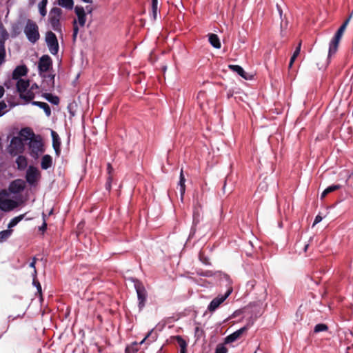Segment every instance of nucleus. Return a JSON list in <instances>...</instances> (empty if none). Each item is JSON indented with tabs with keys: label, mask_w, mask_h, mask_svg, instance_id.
I'll use <instances>...</instances> for the list:
<instances>
[{
	"label": "nucleus",
	"mask_w": 353,
	"mask_h": 353,
	"mask_svg": "<svg viewBox=\"0 0 353 353\" xmlns=\"http://www.w3.org/2000/svg\"><path fill=\"white\" fill-rule=\"evenodd\" d=\"M34 134L30 128H22L19 136L14 137L10 141L8 151L11 155H17L24 151L25 143L29 139V137H34Z\"/></svg>",
	"instance_id": "nucleus-1"
},
{
	"label": "nucleus",
	"mask_w": 353,
	"mask_h": 353,
	"mask_svg": "<svg viewBox=\"0 0 353 353\" xmlns=\"http://www.w3.org/2000/svg\"><path fill=\"white\" fill-rule=\"evenodd\" d=\"M29 142L28 143L29 154L34 159H37L43 152V145L39 135L29 137Z\"/></svg>",
	"instance_id": "nucleus-2"
},
{
	"label": "nucleus",
	"mask_w": 353,
	"mask_h": 353,
	"mask_svg": "<svg viewBox=\"0 0 353 353\" xmlns=\"http://www.w3.org/2000/svg\"><path fill=\"white\" fill-rule=\"evenodd\" d=\"M130 280L134 283V287L137 295L138 307L139 311H141L145 306L148 299V292L142 283L138 279L135 278H130Z\"/></svg>",
	"instance_id": "nucleus-3"
},
{
	"label": "nucleus",
	"mask_w": 353,
	"mask_h": 353,
	"mask_svg": "<svg viewBox=\"0 0 353 353\" xmlns=\"http://www.w3.org/2000/svg\"><path fill=\"white\" fill-rule=\"evenodd\" d=\"M347 24L348 23H342L341 27L337 30V31L334 34L332 40L330 41L327 54L328 57H331L332 54L336 52L339 41L347 28Z\"/></svg>",
	"instance_id": "nucleus-4"
},
{
	"label": "nucleus",
	"mask_w": 353,
	"mask_h": 353,
	"mask_svg": "<svg viewBox=\"0 0 353 353\" xmlns=\"http://www.w3.org/2000/svg\"><path fill=\"white\" fill-rule=\"evenodd\" d=\"M23 32L28 40L32 43L39 39L40 36L37 23H26Z\"/></svg>",
	"instance_id": "nucleus-5"
},
{
	"label": "nucleus",
	"mask_w": 353,
	"mask_h": 353,
	"mask_svg": "<svg viewBox=\"0 0 353 353\" xmlns=\"http://www.w3.org/2000/svg\"><path fill=\"white\" fill-rule=\"evenodd\" d=\"M45 41L50 52L52 55H56L59 52V43L56 34L52 31H48Z\"/></svg>",
	"instance_id": "nucleus-6"
},
{
	"label": "nucleus",
	"mask_w": 353,
	"mask_h": 353,
	"mask_svg": "<svg viewBox=\"0 0 353 353\" xmlns=\"http://www.w3.org/2000/svg\"><path fill=\"white\" fill-rule=\"evenodd\" d=\"M232 292V288L229 287L224 294H220L210 301L208 306V310L210 312H214L219 307V305L226 300V299L231 294Z\"/></svg>",
	"instance_id": "nucleus-7"
},
{
	"label": "nucleus",
	"mask_w": 353,
	"mask_h": 353,
	"mask_svg": "<svg viewBox=\"0 0 353 353\" xmlns=\"http://www.w3.org/2000/svg\"><path fill=\"white\" fill-rule=\"evenodd\" d=\"M202 202L199 199V196H196L193 199V214H192V219L194 225H198L201 219V212H202Z\"/></svg>",
	"instance_id": "nucleus-8"
},
{
	"label": "nucleus",
	"mask_w": 353,
	"mask_h": 353,
	"mask_svg": "<svg viewBox=\"0 0 353 353\" xmlns=\"http://www.w3.org/2000/svg\"><path fill=\"white\" fill-rule=\"evenodd\" d=\"M52 65V59L49 55H43L38 62V70L39 75L48 71Z\"/></svg>",
	"instance_id": "nucleus-9"
},
{
	"label": "nucleus",
	"mask_w": 353,
	"mask_h": 353,
	"mask_svg": "<svg viewBox=\"0 0 353 353\" xmlns=\"http://www.w3.org/2000/svg\"><path fill=\"white\" fill-rule=\"evenodd\" d=\"M38 176L39 171L37 168L34 166H29L26 174V182L31 186H35Z\"/></svg>",
	"instance_id": "nucleus-10"
},
{
	"label": "nucleus",
	"mask_w": 353,
	"mask_h": 353,
	"mask_svg": "<svg viewBox=\"0 0 353 353\" xmlns=\"http://www.w3.org/2000/svg\"><path fill=\"white\" fill-rule=\"evenodd\" d=\"M253 324V321L250 323H248L247 325L236 330L235 332H232V334H229L228 336H227L225 339H224V342L225 344H229V343H233L234 341H236L240 336L245 331L248 329V327L252 325Z\"/></svg>",
	"instance_id": "nucleus-11"
},
{
	"label": "nucleus",
	"mask_w": 353,
	"mask_h": 353,
	"mask_svg": "<svg viewBox=\"0 0 353 353\" xmlns=\"http://www.w3.org/2000/svg\"><path fill=\"white\" fill-rule=\"evenodd\" d=\"M27 73L28 68L25 65H18L12 72V79L14 80L21 79V77L26 76Z\"/></svg>",
	"instance_id": "nucleus-12"
},
{
	"label": "nucleus",
	"mask_w": 353,
	"mask_h": 353,
	"mask_svg": "<svg viewBox=\"0 0 353 353\" xmlns=\"http://www.w3.org/2000/svg\"><path fill=\"white\" fill-rule=\"evenodd\" d=\"M51 136H52V147H53V149L54 150V152H55V154L57 156H59L60 154V152H61V141H60V138L58 135V134L52 130L51 132Z\"/></svg>",
	"instance_id": "nucleus-13"
},
{
	"label": "nucleus",
	"mask_w": 353,
	"mask_h": 353,
	"mask_svg": "<svg viewBox=\"0 0 353 353\" xmlns=\"http://www.w3.org/2000/svg\"><path fill=\"white\" fill-rule=\"evenodd\" d=\"M24 189V184L23 181L21 180H15L13 181L9 187V190L11 192L14 194H17L23 190Z\"/></svg>",
	"instance_id": "nucleus-14"
},
{
	"label": "nucleus",
	"mask_w": 353,
	"mask_h": 353,
	"mask_svg": "<svg viewBox=\"0 0 353 353\" xmlns=\"http://www.w3.org/2000/svg\"><path fill=\"white\" fill-rule=\"evenodd\" d=\"M228 68L233 72L237 73L240 77H241L244 79L248 80L250 79L248 73L245 72L244 69L241 66L239 65H229Z\"/></svg>",
	"instance_id": "nucleus-15"
},
{
	"label": "nucleus",
	"mask_w": 353,
	"mask_h": 353,
	"mask_svg": "<svg viewBox=\"0 0 353 353\" xmlns=\"http://www.w3.org/2000/svg\"><path fill=\"white\" fill-rule=\"evenodd\" d=\"M17 90L19 93H24L30 85L29 80L19 79H17Z\"/></svg>",
	"instance_id": "nucleus-16"
},
{
	"label": "nucleus",
	"mask_w": 353,
	"mask_h": 353,
	"mask_svg": "<svg viewBox=\"0 0 353 353\" xmlns=\"http://www.w3.org/2000/svg\"><path fill=\"white\" fill-rule=\"evenodd\" d=\"M61 14V10L59 8H53L51 9L49 14L48 22H59V17Z\"/></svg>",
	"instance_id": "nucleus-17"
},
{
	"label": "nucleus",
	"mask_w": 353,
	"mask_h": 353,
	"mask_svg": "<svg viewBox=\"0 0 353 353\" xmlns=\"http://www.w3.org/2000/svg\"><path fill=\"white\" fill-rule=\"evenodd\" d=\"M214 277L220 282L224 283L226 286L230 285L232 283L229 276L221 272H214Z\"/></svg>",
	"instance_id": "nucleus-18"
},
{
	"label": "nucleus",
	"mask_w": 353,
	"mask_h": 353,
	"mask_svg": "<svg viewBox=\"0 0 353 353\" xmlns=\"http://www.w3.org/2000/svg\"><path fill=\"white\" fill-rule=\"evenodd\" d=\"M40 76L46 79V82L48 84V88H46L44 86L43 89L47 90L53 89L54 88L55 74H46L43 73L42 75H40Z\"/></svg>",
	"instance_id": "nucleus-19"
},
{
	"label": "nucleus",
	"mask_w": 353,
	"mask_h": 353,
	"mask_svg": "<svg viewBox=\"0 0 353 353\" xmlns=\"http://www.w3.org/2000/svg\"><path fill=\"white\" fill-rule=\"evenodd\" d=\"M52 165V158L49 154H45L43 156L41 162V167L43 170H48L50 168Z\"/></svg>",
	"instance_id": "nucleus-20"
},
{
	"label": "nucleus",
	"mask_w": 353,
	"mask_h": 353,
	"mask_svg": "<svg viewBox=\"0 0 353 353\" xmlns=\"http://www.w3.org/2000/svg\"><path fill=\"white\" fill-rule=\"evenodd\" d=\"M208 41L216 49L221 48V42L218 36L215 34L210 33L208 34Z\"/></svg>",
	"instance_id": "nucleus-21"
},
{
	"label": "nucleus",
	"mask_w": 353,
	"mask_h": 353,
	"mask_svg": "<svg viewBox=\"0 0 353 353\" xmlns=\"http://www.w3.org/2000/svg\"><path fill=\"white\" fill-rule=\"evenodd\" d=\"M32 104L43 109L47 117H50L51 115V110L47 103L34 101L32 102Z\"/></svg>",
	"instance_id": "nucleus-22"
},
{
	"label": "nucleus",
	"mask_w": 353,
	"mask_h": 353,
	"mask_svg": "<svg viewBox=\"0 0 353 353\" xmlns=\"http://www.w3.org/2000/svg\"><path fill=\"white\" fill-rule=\"evenodd\" d=\"M185 176L183 175V171L181 169V172H180L179 181V183H178V185L180 187L179 191H180L181 199V200H183V195H184L185 192Z\"/></svg>",
	"instance_id": "nucleus-23"
},
{
	"label": "nucleus",
	"mask_w": 353,
	"mask_h": 353,
	"mask_svg": "<svg viewBox=\"0 0 353 353\" xmlns=\"http://www.w3.org/2000/svg\"><path fill=\"white\" fill-rule=\"evenodd\" d=\"M42 97L49 103L57 105L59 103V98L51 93H43Z\"/></svg>",
	"instance_id": "nucleus-24"
},
{
	"label": "nucleus",
	"mask_w": 353,
	"mask_h": 353,
	"mask_svg": "<svg viewBox=\"0 0 353 353\" xmlns=\"http://www.w3.org/2000/svg\"><path fill=\"white\" fill-rule=\"evenodd\" d=\"M16 163L19 170H23L26 168L28 163L26 158L23 155H19L16 159Z\"/></svg>",
	"instance_id": "nucleus-25"
},
{
	"label": "nucleus",
	"mask_w": 353,
	"mask_h": 353,
	"mask_svg": "<svg viewBox=\"0 0 353 353\" xmlns=\"http://www.w3.org/2000/svg\"><path fill=\"white\" fill-rule=\"evenodd\" d=\"M25 217V214H20L12 219L8 224V228L10 229L16 226Z\"/></svg>",
	"instance_id": "nucleus-26"
},
{
	"label": "nucleus",
	"mask_w": 353,
	"mask_h": 353,
	"mask_svg": "<svg viewBox=\"0 0 353 353\" xmlns=\"http://www.w3.org/2000/svg\"><path fill=\"white\" fill-rule=\"evenodd\" d=\"M174 339L181 348L180 352H186L187 342L179 335L174 336Z\"/></svg>",
	"instance_id": "nucleus-27"
},
{
	"label": "nucleus",
	"mask_w": 353,
	"mask_h": 353,
	"mask_svg": "<svg viewBox=\"0 0 353 353\" xmlns=\"http://www.w3.org/2000/svg\"><path fill=\"white\" fill-rule=\"evenodd\" d=\"M59 5L62 8L72 10L74 6L73 0H59Z\"/></svg>",
	"instance_id": "nucleus-28"
},
{
	"label": "nucleus",
	"mask_w": 353,
	"mask_h": 353,
	"mask_svg": "<svg viewBox=\"0 0 353 353\" xmlns=\"http://www.w3.org/2000/svg\"><path fill=\"white\" fill-rule=\"evenodd\" d=\"M12 230L7 229L0 232V243L6 241L12 234Z\"/></svg>",
	"instance_id": "nucleus-29"
},
{
	"label": "nucleus",
	"mask_w": 353,
	"mask_h": 353,
	"mask_svg": "<svg viewBox=\"0 0 353 353\" xmlns=\"http://www.w3.org/2000/svg\"><path fill=\"white\" fill-rule=\"evenodd\" d=\"M6 58V48L5 41L0 40V65L5 61Z\"/></svg>",
	"instance_id": "nucleus-30"
},
{
	"label": "nucleus",
	"mask_w": 353,
	"mask_h": 353,
	"mask_svg": "<svg viewBox=\"0 0 353 353\" xmlns=\"http://www.w3.org/2000/svg\"><path fill=\"white\" fill-rule=\"evenodd\" d=\"M138 350V343L134 341L125 347V353H136Z\"/></svg>",
	"instance_id": "nucleus-31"
},
{
	"label": "nucleus",
	"mask_w": 353,
	"mask_h": 353,
	"mask_svg": "<svg viewBox=\"0 0 353 353\" xmlns=\"http://www.w3.org/2000/svg\"><path fill=\"white\" fill-rule=\"evenodd\" d=\"M85 24L86 23H73L74 28L72 37L74 41L76 40L79 31L83 28Z\"/></svg>",
	"instance_id": "nucleus-32"
},
{
	"label": "nucleus",
	"mask_w": 353,
	"mask_h": 353,
	"mask_svg": "<svg viewBox=\"0 0 353 353\" xmlns=\"http://www.w3.org/2000/svg\"><path fill=\"white\" fill-rule=\"evenodd\" d=\"M48 3V0H41V1L39 3V13L41 16H46V5Z\"/></svg>",
	"instance_id": "nucleus-33"
},
{
	"label": "nucleus",
	"mask_w": 353,
	"mask_h": 353,
	"mask_svg": "<svg viewBox=\"0 0 353 353\" xmlns=\"http://www.w3.org/2000/svg\"><path fill=\"white\" fill-rule=\"evenodd\" d=\"M158 12V2H152L151 19L156 21Z\"/></svg>",
	"instance_id": "nucleus-34"
},
{
	"label": "nucleus",
	"mask_w": 353,
	"mask_h": 353,
	"mask_svg": "<svg viewBox=\"0 0 353 353\" xmlns=\"http://www.w3.org/2000/svg\"><path fill=\"white\" fill-rule=\"evenodd\" d=\"M327 329H328V327L327 325H325L324 323H319L314 326V332L315 333H318L320 332L327 331Z\"/></svg>",
	"instance_id": "nucleus-35"
},
{
	"label": "nucleus",
	"mask_w": 353,
	"mask_h": 353,
	"mask_svg": "<svg viewBox=\"0 0 353 353\" xmlns=\"http://www.w3.org/2000/svg\"><path fill=\"white\" fill-rule=\"evenodd\" d=\"M19 96L21 99L26 101H30L34 98V94L31 92L28 91L26 94L19 93Z\"/></svg>",
	"instance_id": "nucleus-36"
},
{
	"label": "nucleus",
	"mask_w": 353,
	"mask_h": 353,
	"mask_svg": "<svg viewBox=\"0 0 353 353\" xmlns=\"http://www.w3.org/2000/svg\"><path fill=\"white\" fill-rule=\"evenodd\" d=\"M341 188V185H339V184H334V185H332L328 186L325 190H326L327 194H329V193L332 192H334V191H335L336 190L340 189Z\"/></svg>",
	"instance_id": "nucleus-37"
},
{
	"label": "nucleus",
	"mask_w": 353,
	"mask_h": 353,
	"mask_svg": "<svg viewBox=\"0 0 353 353\" xmlns=\"http://www.w3.org/2000/svg\"><path fill=\"white\" fill-rule=\"evenodd\" d=\"M228 350L223 344H218L215 349V353H227Z\"/></svg>",
	"instance_id": "nucleus-38"
},
{
	"label": "nucleus",
	"mask_w": 353,
	"mask_h": 353,
	"mask_svg": "<svg viewBox=\"0 0 353 353\" xmlns=\"http://www.w3.org/2000/svg\"><path fill=\"white\" fill-rule=\"evenodd\" d=\"M32 284L36 287L37 292L41 294V285L40 283L36 279V275L33 276Z\"/></svg>",
	"instance_id": "nucleus-39"
},
{
	"label": "nucleus",
	"mask_w": 353,
	"mask_h": 353,
	"mask_svg": "<svg viewBox=\"0 0 353 353\" xmlns=\"http://www.w3.org/2000/svg\"><path fill=\"white\" fill-rule=\"evenodd\" d=\"M75 13L79 17V16H81V17L85 14L84 8L82 6H76L75 8Z\"/></svg>",
	"instance_id": "nucleus-40"
},
{
	"label": "nucleus",
	"mask_w": 353,
	"mask_h": 353,
	"mask_svg": "<svg viewBox=\"0 0 353 353\" xmlns=\"http://www.w3.org/2000/svg\"><path fill=\"white\" fill-rule=\"evenodd\" d=\"M199 260L204 265H210V262L209 259L207 256L203 255L201 253L199 254Z\"/></svg>",
	"instance_id": "nucleus-41"
},
{
	"label": "nucleus",
	"mask_w": 353,
	"mask_h": 353,
	"mask_svg": "<svg viewBox=\"0 0 353 353\" xmlns=\"http://www.w3.org/2000/svg\"><path fill=\"white\" fill-rule=\"evenodd\" d=\"M153 329H152L145 336L146 339H148V343H152L157 339L156 336H152Z\"/></svg>",
	"instance_id": "nucleus-42"
},
{
	"label": "nucleus",
	"mask_w": 353,
	"mask_h": 353,
	"mask_svg": "<svg viewBox=\"0 0 353 353\" xmlns=\"http://www.w3.org/2000/svg\"><path fill=\"white\" fill-rule=\"evenodd\" d=\"M42 217H43V221L42 225L39 228V230L42 232H44L47 229V223L46 221V214L44 213L42 214Z\"/></svg>",
	"instance_id": "nucleus-43"
},
{
	"label": "nucleus",
	"mask_w": 353,
	"mask_h": 353,
	"mask_svg": "<svg viewBox=\"0 0 353 353\" xmlns=\"http://www.w3.org/2000/svg\"><path fill=\"white\" fill-rule=\"evenodd\" d=\"M6 103L3 101H0V117H2L6 113V112H4L3 110L6 109Z\"/></svg>",
	"instance_id": "nucleus-44"
},
{
	"label": "nucleus",
	"mask_w": 353,
	"mask_h": 353,
	"mask_svg": "<svg viewBox=\"0 0 353 353\" xmlns=\"http://www.w3.org/2000/svg\"><path fill=\"white\" fill-rule=\"evenodd\" d=\"M199 275H201L202 276H205V277H211L212 276H214V273H213L210 270H206V271L199 273Z\"/></svg>",
	"instance_id": "nucleus-45"
},
{
	"label": "nucleus",
	"mask_w": 353,
	"mask_h": 353,
	"mask_svg": "<svg viewBox=\"0 0 353 353\" xmlns=\"http://www.w3.org/2000/svg\"><path fill=\"white\" fill-rule=\"evenodd\" d=\"M196 225H194V222L192 221V225L191 229H190V234H189V238L192 237L194 235V234L196 233Z\"/></svg>",
	"instance_id": "nucleus-46"
},
{
	"label": "nucleus",
	"mask_w": 353,
	"mask_h": 353,
	"mask_svg": "<svg viewBox=\"0 0 353 353\" xmlns=\"http://www.w3.org/2000/svg\"><path fill=\"white\" fill-rule=\"evenodd\" d=\"M261 307L260 303L256 304V318L261 315Z\"/></svg>",
	"instance_id": "nucleus-47"
},
{
	"label": "nucleus",
	"mask_w": 353,
	"mask_h": 353,
	"mask_svg": "<svg viewBox=\"0 0 353 353\" xmlns=\"http://www.w3.org/2000/svg\"><path fill=\"white\" fill-rule=\"evenodd\" d=\"M322 220H323V217L321 215H319V214L316 215L314 219V223H313V226H314L315 225L320 223Z\"/></svg>",
	"instance_id": "nucleus-48"
},
{
	"label": "nucleus",
	"mask_w": 353,
	"mask_h": 353,
	"mask_svg": "<svg viewBox=\"0 0 353 353\" xmlns=\"http://www.w3.org/2000/svg\"><path fill=\"white\" fill-rule=\"evenodd\" d=\"M276 10L280 16V19H281V21H283L284 20V19L282 18V12L283 11H282L281 6L279 4H276Z\"/></svg>",
	"instance_id": "nucleus-49"
},
{
	"label": "nucleus",
	"mask_w": 353,
	"mask_h": 353,
	"mask_svg": "<svg viewBox=\"0 0 353 353\" xmlns=\"http://www.w3.org/2000/svg\"><path fill=\"white\" fill-rule=\"evenodd\" d=\"M30 267L34 269L33 276L36 275L37 271L35 268V259H34L33 261L30 263Z\"/></svg>",
	"instance_id": "nucleus-50"
},
{
	"label": "nucleus",
	"mask_w": 353,
	"mask_h": 353,
	"mask_svg": "<svg viewBox=\"0 0 353 353\" xmlns=\"http://www.w3.org/2000/svg\"><path fill=\"white\" fill-rule=\"evenodd\" d=\"M105 188L108 190H110L111 188V178L108 177V181L105 183Z\"/></svg>",
	"instance_id": "nucleus-51"
},
{
	"label": "nucleus",
	"mask_w": 353,
	"mask_h": 353,
	"mask_svg": "<svg viewBox=\"0 0 353 353\" xmlns=\"http://www.w3.org/2000/svg\"><path fill=\"white\" fill-rule=\"evenodd\" d=\"M2 39L1 40H3L5 41L6 39H7L8 38V32L4 30L3 32H2Z\"/></svg>",
	"instance_id": "nucleus-52"
},
{
	"label": "nucleus",
	"mask_w": 353,
	"mask_h": 353,
	"mask_svg": "<svg viewBox=\"0 0 353 353\" xmlns=\"http://www.w3.org/2000/svg\"><path fill=\"white\" fill-rule=\"evenodd\" d=\"M300 50H299V48H296L292 56H294V57H298L299 53H300Z\"/></svg>",
	"instance_id": "nucleus-53"
},
{
	"label": "nucleus",
	"mask_w": 353,
	"mask_h": 353,
	"mask_svg": "<svg viewBox=\"0 0 353 353\" xmlns=\"http://www.w3.org/2000/svg\"><path fill=\"white\" fill-rule=\"evenodd\" d=\"M79 22H85V14H84L82 17L81 16H79L78 17Z\"/></svg>",
	"instance_id": "nucleus-54"
},
{
	"label": "nucleus",
	"mask_w": 353,
	"mask_h": 353,
	"mask_svg": "<svg viewBox=\"0 0 353 353\" xmlns=\"http://www.w3.org/2000/svg\"><path fill=\"white\" fill-rule=\"evenodd\" d=\"M5 92L3 87L0 85V99L3 96Z\"/></svg>",
	"instance_id": "nucleus-55"
},
{
	"label": "nucleus",
	"mask_w": 353,
	"mask_h": 353,
	"mask_svg": "<svg viewBox=\"0 0 353 353\" xmlns=\"http://www.w3.org/2000/svg\"><path fill=\"white\" fill-rule=\"evenodd\" d=\"M327 194V192H326L325 190H324L321 194V199H323Z\"/></svg>",
	"instance_id": "nucleus-56"
},
{
	"label": "nucleus",
	"mask_w": 353,
	"mask_h": 353,
	"mask_svg": "<svg viewBox=\"0 0 353 353\" xmlns=\"http://www.w3.org/2000/svg\"><path fill=\"white\" fill-rule=\"evenodd\" d=\"M228 178L225 179V181L224 182V185L223 186V193H225V188H226V183H227Z\"/></svg>",
	"instance_id": "nucleus-57"
},
{
	"label": "nucleus",
	"mask_w": 353,
	"mask_h": 353,
	"mask_svg": "<svg viewBox=\"0 0 353 353\" xmlns=\"http://www.w3.org/2000/svg\"><path fill=\"white\" fill-rule=\"evenodd\" d=\"M296 59V57L292 56L290 58V62H291V63H294Z\"/></svg>",
	"instance_id": "nucleus-58"
},
{
	"label": "nucleus",
	"mask_w": 353,
	"mask_h": 353,
	"mask_svg": "<svg viewBox=\"0 0 353 353\" xmlns=\"http://www.w3.org/2000/svg\"><path fill=\"white\" fill-rule=\"evenodd\" d=\"M308 247H309V243H305V244L304 245V248H303V250H304V252H306V251H307V250Z\"/></svg>",
	"instance_id": "nucleus-59"
},
{
	"label": "nucleus",
	"mask_w": 353,
	"mask_h": 353,
	"mask_svg": "<svg viewBox=\"0 0 353 353\" xmlns=\"http://www.w3.org/2000/svg\"><path fill=\"white\" fill-rule=\"evenodd\" d=\"M112 169V168L111 167V165L110 163H108V171L109 173H110Z\"/></svg>",
	"instance_id": "nucleus-60"
},
{
	"label": "nucleus",
	"mask_w": 353,
	"mask_h": 353,
	"mask_svg": "<svg viewBox=\"0 0 353 353\" xmlns=\"http://www.w3.org/2000/svg\"><path fill=\"white\" fill-rule=\"evenodd\" d=\"M146 340L147 339L144 337L143 339L138 343V345H142Z\"/></svg>",
	"instance_id": "nucleus-61"
},
{
	"label": "nucleus",
	"mask_w": 353,
	"mask_h": 353,
	"mask_svg": "<svg viewBox=\"0 0 353 353\" xmlns=\"http://www.w3.org/2000/svg\"><path fill=\"white\" fill-rule=\"evenodd\" d=\"M248 285H250L252 287H254V281H250L248 283Z\"/></svg>",
	"instance_id": "nucleus-62"
},
{
	"label": "nucleus",
	"mask_w": 353,
	"mask_h": 353,
	"mask_svg": "<svg viewBox=\"0 0 353 353\" xmlns=\"http://www.w3.org/2000/svg\"><path fill=\"white\" fill-rule=\"evenodd\" d=\"M82 1L85 2V3H92V0H81Z\"/></svg>",
	"instance_id": "nucleus-63"
},
{
	"label": "nucleus",
	"mask_w": 353,
	"mask_h": 353,
	"mask_svg": "<svg viewBox=\"0 0 353 353\" xmlns=\"http://www.w3.org/2000/svg\"><path fill=\"white\" fill-rule=\"evenodd\" d=\"M350 16L349 17L346 18V19L343 21V22L347 23V22H349V21H350Z\"/></svg>",
	"instance_id": "nucleus-64"
}]
</instances>
